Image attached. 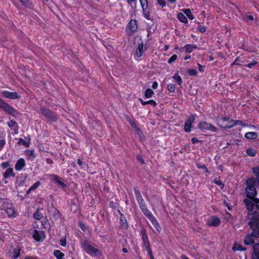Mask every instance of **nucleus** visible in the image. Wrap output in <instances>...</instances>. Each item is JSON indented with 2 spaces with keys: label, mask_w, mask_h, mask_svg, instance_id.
<instances>
[{
  "label": "nucleus",
  "mask_w": 259,
  "mask_h": 259,
  "mask_svg": "<svg viewBox=\"0 0 259 259\" xmlns=\"http://www.w3.org/2000/svg\"><path fill=\"white\" fill-rule=\"evenodd\" d=\"M10 162L9 161H6L2 163V167L3 168H7L10 166Z\"/></svg>",
  "instance_id": "61"
},
{
  "label": "nucleus",
  "mask_w": 259,
  "mask_h": 259,
  "mask_svg": "<svg viewBox=\"0 0 259 259\" xmlns=\"http://www.w3.org/2000/svg\"><path fill=\"white\" fill-rule=\"evenodd\" d=\"M138 24L137 21L136 19H131L127 24L125 28V33L127 35L131 36L135 32H136L138 29Z\"/></svg>",
  "instance_id": "6"
},
{
  "label": "nucleus",
  "mask_w": 259,
  "mask_h": 259,
  "mask_svg": "<svg viewBox=\"0 0 259 259\" xmlns=\"http://www.w3.org/2000/svg\"><path fill=\"white\" fill-rule=\"evenodd\" d=\"M52 177L53 180L56 182L61 188L64 189L66 187V185L62 181H60L57 175H52Z\"/></svg>",
  "instance_id": "19"
},
{
  "label": "nucleus",
  "mask_w": 259,
  "mask_h": 259,
  "mask_svg": "<svg viewBox=\"0 0 259 259\" xmlns=\"http://www.w3.org/2000/svg\"><path fill=\"white\" fill-rule=\"evenodd\" d=\"M26 165L25 160L21 158L19 159L15 164V168L16 170L20 171L23 169Z\"/></svg>",
  "instance_id": "16"
},
{
  "label": "nucleus",
  "mask_w": 259,
  "mask_h": 259,
  "mask_svg": "<svg viewBox=\"0 0 259 259\" xmlns=\"http://www.w3.org/2000/svg\"><path fill=\"white\" fill-rule=\"evenodd\" d=\"M187 73L190 76H196L197 74V71L193 69H188Z\"/></svg>",
  "instance_id": "45"
},
{
  "label": "nucleus",
  "mask_w": 259,
  "mask_h": 259,
  "mask_svg": "<svg viewBox=\"0 0 259 259\" xmlns=\"http://www.w3.org/2000/svg\"><path fill=\"white\" fill-rule=\"evenodd\" d=\"M19 141L18 142V144L19 145H24L26 147H28L29 146V144L27 143L25 140H24L22 138H20L18 139Z\"/></svg>",
  "instance_id": "44"
},
{
  "label": "nucleus",
  "mask_w": 259,
  "mask_h": 259,
  "mask_svg": "<svg viewBox=\"0 0 259 259\" xmlns=\"http://www.w3.org/2000/svg\"><path fill=\"white\" fill-rule=\"evenodd\" d=\"M77 164L80 167H82V165L85 164L80 159H78L77 160Z\"/></svg>",
  "instance_id": "64"
},
{
  "label": "nucleus",
  "mask_w": 259,
  "mask_h": 259,
  "mask_svg": "<svg viewBox=\"0 0 259 259\" xmlns=\"http://www.w3.org/2000/svg\"><path fill=\"white\" fill-rule=\"evenodd\" d=\"M252 171L256 176L255 180H256L259 183V167H255L253 168Z\"/></svg>",
  "instance_id": "40"
},
{
  "label": "nucleus",
  "mask_w": 259,
  "mask_h": 259,
  "mask_svg": "<svg viewBox=\"0 0 259 259\" xmlns=\"http://www.w3.org/2000/svg\"><path fill=\"white\" fill-rule=\"evenodd\" d=\"M232 119L229 117H217L216 121L218 125L223 128H231Z\"/></svg>",
  "instance_id": "8"
},
{
  "label": "nucleus",
  "mask_w": 259,
  "mask_h": 259,
  "mask_svg": "<svg viewBox=\"0 0 259 259\" xmlns=\"http://www.w3.org/2000/svg\"><path fill=\"white\" fill-rule=\"evenodd\" d=\"M213 182L217 185L221 186L222 187H223L224 186L223 183L220 180H215Z\"/></svg>",
  "instance_id": "55"
},
{
  "label": "nucleus",
  "mask_w": 259,
  "mask_h": 259,
  "mask_svg": "<svg viewBox=\"0 0 259 259\" xmlns=\"http://www.w3.org/2000/svg\"><path fill=\"white\" fill-rule=\"evenodd\" d=\"M258 135L255 132H247L245 134L244 137L249 140H255L257 138Z\"/></svg>",
  "instance_id": "21"
},
{
  "label": "nucleus",
  "mask_w": 259,
  "mask_h": 259,
  "mask_svg": "<svg viewBox=\"0 0 259 259\" xmlns=\"http://www.w3.org/2000/svg\"><path fill=\"white\" fill-rule=\"evenodd\" d=\"M40 183L39 181L36 182L30 187V189L34 191L39 186H40Z\"/></svg>",
  "instance_id": "50"
},
{
  "label": "nucleus",
  "mask_w": 259,
  "mask_h": 259,
  "mask_svg": "<svg viewBox=\"0 0 259 259\" xmlns=\"http://www.w3.org/2000/svg\"><path fill=\"white\" fill-rule=\"evenodd\" d=\"M140 207L141 209L146 208L147 207L146 204H145L144 200H141L140 201L138 202Z\"/></svg>",
  "instance_id": "53"
},
{
  "label": "nucleus",
  "mask_w": 259,
  "mask_h": 259,
  "mask_svg": "<svg viewBox=\"0 0 259 259\" xmlns=\"http://www.w3.org/2000/svg\"><path fill=\"white\" fill-rule=\"evenodd\" d=\"M42 217V214L38 210H37L33 213V218L37 220H40Z\"/></svg>",
  "instance_id": "41"
},
{
  "label": "nucleus",
  "mask_w": 259,
  "mask_h": 259,
  "mask_svg": "<svg viewBox=\"0 0 259 259\" xmlns=\"http://www.w3.org/2000/svg\"><path fill=\"white\" fill-rule=\"evenodd\" d=\"M139 100H140L141 103L144 106L149 104H151L152 106L154 107L156 105V103L152 100H149L147 101H144L142 99H139Z\"/></svg>",
  "instance_id": "32"
},
{
  "label": "nucleus",
  "mask_w": 259,
  "mask_h": 259,
  "mask_svg": "<svg viewBox=\"0 0 259 259\" xmlns=\"http://www.w3.org/2000/svg\"><path fill=\"white\" fill-rule=\"evenodd\" d=\"M197 29L201 33H204L206 31V28L202 25H199L197 27Z\"/></svg>",
  "instance_id": "56"
},
{
  "label": "nucleus",
  "mask_w": 259,
  "mask_h": 259,
  "mask_svg": "<svg viewBox=\"0 0 259 259\" xmlns=\"http://www.w3.org/2000/svg\"><path fill=\"white\" fill-rule=\"evenodd\" d=\"M198 70L200 72H203L204 71L205 66L198 63Z\"/></svg>",
  "instance_id": "62"
},
{
  "label": "nucleus",
  "mask_w": 259,
  "mask_h": 259,
  "mask_svg": "<svg viewBox=\"0 0 259 259\" xmlns=\"http://www.w3.org/2000/svg\"><path fill=\"white\" fill-rule=\"evenodd\" d=\"M231 128L233 127L234 126L236 125H243V122L241 120H233L232 119V121H231Z\"/></svg>",
  "instance_id": "43"
},
{
  "label": "nucleus",
  "mask_w": 259,
  "mask_h": 259,
  "mask_svg": "<svg viewBox=\"0 0 259 259\" xmlns=\"http://www.w3.org/2000/svg\"><path fill=\"white\" fill-rule=\"evenodd\" d=\"M144 214L150 220L152 219L154 217L153 214L148 210L147 207L141 209Z\"/></svg>",
  "instance_id": "31"
},
{
  "label": "nucleus",
  "mask_w": 259,
  "mask_h": 259,
  "mask_svg": "<svg viewBox=\"0 0 259 259\" xmlns=\"http://www.w3.org/2000/svg\"><path fill=\"white\" fill-rule=\"evenodd\" d=\"M151 222H152V224L154 226V227L156 228V230L158 232L160 233L161 231V227L157 222L156 219L154 217L152 219H151Z\"/></svg>",
  "instance_id": "28"
},
{
  "label": "nucleus",
  "mask_w": 259,
  "mask_h": 259,
  "mask_svg": "<svg viewBox=\"0 0 259 259\" xmlns=\"http://www.w3.org/2000/svg\"><path fill=\"white\" fill-rule=\"evenodd\" d=\"M246 154L250 156H254L256 154V150L252 148H249L246 149Z\"/></svg>",
  "instance_id": "37"
},
{
  "label": "nucleus",
  "mask_w": 259,
  "mask_h": 259,
  "mask_svg": "<svg viewBox=\"0 0 259 259\" xmlns=\"http://www.w3.org/2000/svg\"><path fill=\"white\" fill-rule=\"evenodd\" d=\"M143 10L144 11L148 7L147 0H139Z\"/></svg>",
  "instance_id": "42"
},
{
  "label": "nucleus",
  "mask_w": 259,
  "mask_h": 259,
  "mask_svg": "<svg viewBox=\"0 0 259 259\" xmlns=\"http://www.w3.org/2000/svg\"><path fill=\"white\" fill-rule=\"evenodd\" d=\"M253 237L259 238V232L258 231H251V233H248L244 238V244L245 245H253L255 244Z\"/></svg>",
  "instance_id": "7"
},
{
  "label": "nucleus",
  "mask_w": 259,
  "mask_h": 259,
  "mask_svg": "<svg viewBox=\"0 0 259 259\" xmlns=\"http://www.w3.org/2000/svg\"><path fill=\"white\" fill-rule=\"evenodd\" d=\"M196 114H192L186 120L184 124V131L186 133H190L191 131L192 123L195 119Z\"/></svg>",
  "instance_id": "12"
},
{
  "label": "nucleus",
  "mask_w": 259,
  "mask_h": 259,
  "mask_svg": "<svg viewBox=\"0 0 259 259\" xmlns=\"http://www.w3.org/2000/svg\"><path fill=\"white\" fill-rule=\"evenodd\" d=\"M144 214L150 220L152 219L154 217L153 214L148 210L147 207L141 209Z\"/></svg>",
  "instance_id": "30"
},
{
  "label": "nucleus",
  "mask_w": 259,
  "mask_h": 259,
  "mask_svg": "<svg viewBox=\"0 0 259 259\" xmlns=\"http://www.w3.org/2000/svg\"><path fill=\"white\" fill-rule=\"evenodd\" d=\"M53 254L57 259H63L65 256V254L59 250H54Z\"/></svg>",
  "instance_id": "27"
},
{
  "label": "nucleus",
  "mask_w": 259,
  "mask_h": 259,
  "mask_svg": "<svg viewBox=\"0 0 259 259\" xmlns=\"http://www.w3.org/2000/svg\"><path fill=\"white\" fill-rule=\"evenodd\" d=\"M15 176L12 168H8L6 169L3 175V177L5 179H8L10 177H14Z\"/></svg>",
  "instance_id": "18"
},
{
  "label": "nucleus",
  "mask_w": 259,
  "mask_h": 259,
  "mask_svg": "<svg viewBox=\"0 0 259 259\" xmlns=\"http://www.w3.org/2000/svg\"><path fill=\"white\" fill-rule=\"evenodd\" d=\"M221 224L220 219L215 216H211L207 223L208 226L218 227Z\"/></svg>",
  "instance_id": "14"
},
{
  "label": "nucleus",
  "mask_w": 259,
  "mask_h": 259,
  "mask_svg": "<svg viewBox=\"0 0 259 259\" xmlns=\"http://www.w3.org/2000/svg\"><path fill=\"white\" fill-rule=\"evenodd\" d=\"M137 159L139 160V161L142 164L145 163L144 160L143 159L142 155L140 154H138L137 156Z\"/></svg>",
  "instance_id": "57"
},
{
  "label": "nucleus",
  "mask_w": 259,
  "mask_h": 259,
  "mask_svg": "<svg viewBox=\"0 0 259 259\" xmlns=\"http://www.w3.org/2000/svg\"><path fill=\"white\" fill-rule=\"evenodd\" d=\"M41 234L39 231L35 230L33 234V237L36 241H40L42 238Z\"/></svg>",
  "instance_id": "25"
},
{
  "label": "nucleus",
  "mask_w": 259,
  "mask_h": 259,
  "mask_svg": "<svg viewBox=\"0 0 259 259\" xmlns=\"http://www.w3.org/2000/svg\"><path fill=\"white\" fill-rule=\"evenodd\" d=\"M9 205L10 207H8L6 209V213L8 214L9 217H15L16 211H15L14 208L12 207V204L10 203Z\"/></svg>",
  "instance_id": "22"
},
{
  "label": "nucleus",
  "mask_w": 259,
  "mask_h": 259,
  "mask_svg": "<svg viewBox=\"0 0 259 259\" xmlns=\"http://www.w3.org/2000/svg\"><path fill=\"white\" fill-rule=\"evenodd\" d=\"M153 94V91L151 89H148L145 91L144 96L147 98H149L152 97Z\"/></svg>",
  "instance_id": "39"
},
{
  "label": "nucleus",
  "mask_w": 259,
  "mask_h": 259,
  "mask_svg": "<svg viewBox=\"0 0 259 259\" xmlns=\"http://www.w3.org/2000/svg\"><path fill=\"white\" fill-rule=\"evenodd\" d=\"M144 214L150 220L152 219L154 217L153 214L148 210L147 207L141 209Z\"/></svg>",
  "instance_id": "29"
},
{
  "label": "nucleus",
  "mask_w": 259,
  "mask_h": 259,
  "mask_svg": "<svg viewBox=\"0 0 259 259\" xmlns=\"http://www.w3.org/2000/svg\"><path fill=\"white\" fill-rule=\"evenodd\" d=\"M142 240L143 245L147 251L148 254L150 256L151 259H154L152 255V250L150 248V243L149 242L148 237L144 231L142 232Z\"/></svg>",
  "instance_id": "11"
},
{
  "label": "nucleus",
  "mask_w": 259,
  "mask_h": 259,
  "mask_svg": "<svg viewBox=\"0 0 259 259\" xmlns=\"http://www.w3.org/2000/svg\"><path fill=\"white\" fill-rule=\"evenodd\" d=\"M252 249L251 257L253 259H259V243H255L252 246Z\"/></svg>",
  "instance_id": "17"
},
{
  "label": "nucleus",
  "mask_w": 259,
  "mask_h": 259,
  "mask_svg": "<svg viewBox=\"0 0 259 259\" xmlns=\"http://www.w3.org/2000/svg\"><path fill=\"white\" fill-rule=\"evenodd\" d=\"M178 19L181 22L186 24L188 23V20L185 15L181 13H179L177 15Z\"/></svg>",
  "instance_id": "26"
},
{
  "label": "nucleus",
  "mask_w": 259,
  "mask_h": 259,
  "mask_svg": "<svg viewBox=\"0 0 259 259\" xmlns=\"http://www.w3.org/2000/svg\"><path fill=\"white\" fill-rule=\"evenodd\" d=\"M197 167L198 168L204 169L206 171H207V170H208L205 164L200 165V164H197Z\"/></svg>",
  "instance_id": "60"
},
{
  "label": "nucleus",
  "mask_w": 259,
  "mask_h": 259,
  "mask_svg": "<svg viewBox=\"0 0 259 259\" xmlns=\"http://www.w3.org/2000/svg\"><path fill=\"white\" fill-rule=\"evenodd\" d=\"M240 58L239 57H237L235 60H234V61L232 63L231 65L232 66H233V65H241V64L240 63Z\"/></svg>",
  "instance_id": "54"
},
{
  "label": "nucleus",
  "mask_w": 259,
  "mask_h": 259,
  "mask_svg": "<svg viewBox=\"0 0 259 259\" xmlns=\"http://www.w3.org/2000/svg\"><path fill=\"white\" fill-rule=\"evenodd\" d=\"M81 246L83 250L91 256H100L101 255V251L98 249L91 245L90 243L87 240L81 242Z\"/></svg>",
  "instance_id": "3"
},
{
  "label": "nucleus",
  "mask_w": 259,
  "mask_h": 259,
  "mask_svg": "<svg viewBox=\"0 0 259 259\" xmlns=\"http://www.w3.org/2000/svg\"><path fill=\"white\" fill-rule=\"evenodd\" d=\"M249 222L248 225L251 231L259 232V211L255 210L248 213Z\"/></svg>",
  "instance_id": "1"
},
{
  "label": "nucleus",
  "mask_w": 259,
  "mask_h": 259,
  "mask_svg": "<svg viewBox=\"0 0 259 259\" xmlns=\"http://www.w3.org/2000/svg\"><path fill=\"white\" fill-rule=\"evenodd\" d=\"M183 12L189 19L193 20L194 18L191 10L189 9H184Z\"/></svg>",
  "instance_id": "35"
},
{
  "label": "nucleus",
  "mask_w": 259,
  "mask_h": 259,
  "mask_svg": "<svg viewBox=\"0 0 259 259\" xmlns=\"http://www.w3.org/2000/svg\"><path fill=\"white\" fill-rule=\"evenodd\" d=\"M257 62L255 61H253L251 63L245 65V66L249 68H252L253 66L256 65L257 64Z\"/></svg>",
  "instance_id": "51"
},
{
  "label": "nucleus",
  "mask_w": 259,
  "mask_h": 259,
  "mask_svg": "<svg viewBox=\"0 0 259 259\" xmlns=\"http://www.w3.org/2000/svg\"><path fill=\"white\" fill-rule=\"evenodd\" d=\"M178 58V56L177 55H173L167 61V63L168 64H172L174 61L176 60Z\"/></svg>",
  "instance_id": "49"
},
{
  "label": "nucleus",
  "mask_w": 259,
  "mask_h": 259,
  "mask_svg": "<svg viewBox=\"0 0 259 259\" xmlns=\"http://www.w3.org/2000/svg\"><path fill=\"white\" fill-rule=\"evenodd\" d=\"M246 205V209L248 212H250L253 210L254 207V203L259 204V198L253 197L252 198L245 199L243 201Z\"/></svg>",
  "instance_id": "10"
},
{
  "label": "nucleus",
  "mask_w": 259,
  "mask_h": 259,
  "mask_svg": "<svg viewBox=\"0 0 259 259\" xmlns=\"http://www.w3.org/2000/svg\"><path fill=\"white\" fill-rule=\"evenodd\" d=\"M136 198L138 202L144 200L140 191L136 188L134 189Z\"/></svg>",
  "instance_id": "36"
},
{
  "label": "nucleus",
  "mask_w": 259,
  "mask_h": 259,
  "mask_svg": "<svg viewBox=\"0 0 259 259\" xmlns=\"http://www.w3.org/2000/svg\"><path fill=\"white\" fill-rule=\"evenodd\" d=\"M197 48L196 45H192V44H188L185 45L183 47H181L180 49V51L181 52H185L186 53H191L194 50H196Z\"/></svg>",
  "instance_id": "15"
},
{
  "label": "nucleus",
  "mask_w": 259,
  "mask_h": 259,
  "mask_svg": "<svg viewBox=\"0 0 259 259\" xmlns=\"http://www.w3.org/2000/svg\"><path fill=\"white\" fill-rule=\"evenodd\" d=\"M8 125L10 127H14L15 125L18 126L17 123L14 120H11L8 123Z\"/></svg>",
  "instance_id": "52"
},
{
  "label": "nucleus",
  "mask_w": 259,
  "mask_h": 259,
  "mask_svg": "<svg viewBox=\"0 0 259 259\" xmlns=\"http://www.w3.org/2000/svg\"><path fill=\"white\" fill-rule=\"evenodd\" d=\"M143 43L142 42L141 43L138 45V48L136 50V55L138 57H141L143 55Z\"/></svg>",
  "instance_id": "23"
},
{
  "label": "nucleus",
  "mask_w": 259,
  "mask_h": 259,
  "mask_svg": "<svg viewBox=\"0 0 259 259\" xmlns=\"http://www.w3.org/2000/svg\"><path fill=\"white\" fill-rule=\"evenodd\" d=\"M13 252H11V254H12V257L13 259H16L20 256V250H16L15 248L13 249Z\"/></svg>",
  "instance_id": "38"
},
{
  "label": "nucleus",
  "mask_w": 259,
  "mask_h": 259,
  "mask_svg": "<svg viewBox=\"0 0 259 259\" xmlns=\"http://www.w3.org/2000/svg\"><path fill=\"white\" fill-rule=\"evenodd\" d=\"M173 78L175 82H177L179 85H181L182 84V79L178 72L175 74Z\"/></svg>",
  "instance_id": "33"
},
{
  "label": "nucleus",
  "mask_w": 259,
  "mask_h": 259,
  "mask_svg": "<svg viewBox=\"0 0 259 259\" xmlns=\"http://www.w3.org/2000/svg\"><path fill=\"white\" fill-rule=\"evenodd\" d=\"M191 142L192 143L194 144L195 143H202V141H200V140H199L196 137H193L191 139Z\"/></svg>",
  "instance_id": "59"
},
{
  "label": "nucleus",
  "mask_w": 259,
  "mask_h": 259,
  "mask_svg": "<svg viewBox=\"0 0 259 259\" xmlns=\"http://www.w3.org/2000/svg\"><path fill=\"white\" fill-rule=\"evenodd\" d=\"M247 186L245 189L246 196L248 198H252L257 195V191L255 187V180L254 178H249L246 181Z\"/></svg>",
  "instance_id": "2"
},
{
  "label": "nucleus",
  "mask_w": 259,
  "mask_h": 259,
  "mask_svg": "<svg viewBox=\"0 0 259 259\" xmlns=\"http://www.w3.org/2000/svg\"><path fill=\"white\" fill-rule=\"evenodd\" d=\"M25 154L29 159L33 160L35 157L34 150H26Z\"/></svg>",
  "instance_id": "34"
},
{
  "label": "nucleus",
  "mask_w": 259,
  "mask_h": 259,
  "mask_svg": "<svg viewBox=\"0 0 259 259\" xmlns=\"http://www.w3.org/2000/svg\"><path fill=\"white\" fill-rule=\"evenodd\" d=\"M167 88L169 92L173 93L175 90L176 87L174 84L169 83L167 85Z\"/></svg>",
  "instance_id": "47"
},
{
  "label": "nucleus",
  "mask_w": 259,
  "mask_h": 259,
  "mask_svg": "<svg viewBox=\"0 0 259 259\" xmlns=\"http://www.w3.org/2000/svg\"><path fill=\"white\" fill-rule=\"evenodd\" d=\"M3 97L8 98L11 100L19 99L20 96L17 92H11L7 91H3L1 92Z\"/></svg>",
  "instance_id": "13"
},
{
  "label": "nucleus",
  "mask_w": 259,
  "mask_h": 259,
  "mask_svg": "<svg viewBox=\"0 0 259 259\" xmlns=\"http://www.w3.org/2000/svg\"><path fill=\"white\" fill-rule=\"evenodd\" d=\"M197 127L203 132L210 131L215 133L218 131V128L214 125L205 121L200 122Z\"/></svg>",
  "instance_id": "5"
},
{
  "label": "nucleus",
  "mask_w": 259,
  "mask_h": 259,
  "mask_svg": "<svg viewBox=\"0 0 259 259\" xmlns=\"http://www.w3.org/2000/svg\"><path fill=\"white\" fill-rule=\"evenodd\" d=\"M232 250L234 251H246L247 248L245 247L242 246V245L235 243L234 246L232 247Z\"/></svg>",
  "instance_id": "24"
},
{
  "label": "nucleus",
  "mask_w": 259,
  "mask_h": 259,
  "mask_svg": "<svg viewBox=\"0 0 259 259\" xmlns=\"http://www.w3.org/2000/svg\"><path fill=\"white\" fill-rule=\"evenodd\" d=\"M41 114L45 116L48 120L52 121H56L58 120V117L54 112L45 108L40 109Z\"/></svg>",
  "instance_id": "9"
},
{
  "label": "nucleus",
  "mask_w": 259,
  "mask_h": 259,
  "mask_svg": "<svg viewBox=\"0 0 259 259\" xmlns=\"http://www.w3.org/2000/svg\"><path fill=\"white\" fill-rule=\"evenodd\" d=\"M6 144V141L4 139L0 140V149H2Z\"/></svg>",
  "instance_id": "63"
},
{
  "label": "nucleus",
  "mask_w": 259,
  "mask_h": 259,
  "mask_svg": "<svg viewBox=\"0 0 259 259\" xmlns=\"http://www.w3.org/2000/svg\"><path fill=\"white\" fill-rule=\"evenodd\" d=\"M23 6L26 7H30L31 4L28 0H19Z\"/></svg>",
  "instance_id": "48"
},
{
  "label": "nucleus",
  "mask_w": 259,
  "mask_h": 259,
  "mask_svg": "<svg viewBox=\"0 0 259 259\" xmlns=\"http://www.w3.org/2000/svg\"><path fill=\"white\" fill-rule=\"evenodd\" d=\"M60 244L62 246H65L66 245V241L65 238H62L60 240Z\"/></svg>",
  "instance_id": "58"
},
{
  "label": "nucleus",
  "mask_w": 259,
  "mask_h": 259,
  "mask_svg": "<svg viewBox=\"0 0 259 259\" xmlns=\"http://www.w3.org/2000/svg\"><path fill=\"white\" fill-rule=\"evenodd\" d=\"M130 124H131L132 127L133 128L135 129L138 132V134H140L141 132V130L138 127L137 124L135 122L131 121V122H130Z\"/></svg>",
  "instance_id": "46"
},
{
  "label": "nucleus",
  "mask_w": 259,
  "mask_h": 259,
  "mask_svg": "<svg viewBox=\"0 0 259 259\" xmlns=\"http://www.w3.org/2000/svg\"><path fill=\"white\" fill-rule=\"evenodd\" d=\"M120 223L123 228L127 229L128 228V224L126 219L123 214L122 213L120 214Z\"/></svg>",
  "instance_id": "20"
},
{
  "label": "nucleus",
  "mask_w": 259,
  "mask_h": 259,
  "mask_svg": "<svg viewBox=\"0 0 259 259\" xmlns=\"http://www.w3.org/2000/svg\"><path fill=\"white\" fill-rule=\"evenodd\" d=\"M0 108L8 114L17 117L19 115V112L12 106L5 102L0 98Z\"/></svg>",
  "instance_id": "4"
}]
</instances>
